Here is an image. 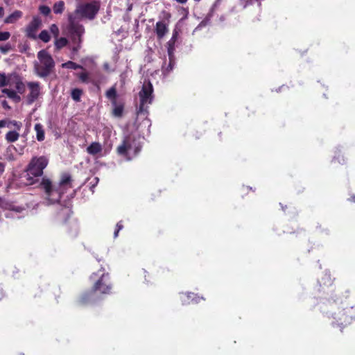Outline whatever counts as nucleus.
<instances>
[{"label": "nucleus", "instance_id": "nucleus-7", "mask_svg": "<svg viewBox=\"0 0 355 355\" xmlns=\"http://www.w3.org/2000/svg\"><path fill=\"white\" fill-rule=\"evenodd\" d=\"M131 149L134 150V154L136 155L140 152L141 145L136 144L135 137L128 136L123 140L122 144L117 147L116 152L119 155L127 157L128 150Z\"/></svg>", "mask_w": 355, "mask_h": 355}, {"label": "nucleus", "instance_id": "nucleus-17", "mask_svg": "<svg viewBox=\"0 0 355 355\" xmlns=\"http://www.w3.org/2000/svg\"><path fill=\"white\" fill-rule=\"evenodd\" d=\"M106 97L110 100L112 105H115L117 97V92L114 86L110 88L105 93Z\"/></svg>", "mask_w": 355, "mask_h": 355}, {"label": "nucleus", "instance_id": "nucleus-14", "mask_svg": "<svg viewBox=\"0 0 355 355\" xmlns=\"http://www.w3.org/2000/svg\"><path fill=\"white\" fill-rule=\"evenodd\" d=\"M23 12L21 10H15L9 15L4 20L6 24H14L21 18Z\"/></svg>", "mask_w": 355, "mask_h": 355}, {"label": "nucleus", "instance_id": "nucleus-36", "mask_svg": "<svg viewBox=\"0 0 355 355\" xmlns=\"http://www.w3.org/2000/svg\"><path fill=\"white\" fill-rule=\"evenodd\" d=\"M6 168V164L3 162H0V176L3 173Z\"/></svg>", "mask_w": 355, "mask_h": 355}, {"label": "nucleus", "instance_id": "nucleus-21", "mask_svg": "<svg viewBox=\"0 0 355 355\" xmlns=\"http://www.w3.org/2000/svg\"><path fill=\"white\" fill-rule=\"evenodd\" d=\"M2 92L6 94L10 98L17 100V101L20 100V96H18L17 92L14 90L5 88L3 89Z\"/></svg>", "mask_w": 355, "mask_h": 355}, {"label": "nucleus", "instance_id": "nucleus-10", "mask_svg": "<svg viewBox=\"0 0 355 355\" xmlns=\"http://www.w3.org/2000/svg\"><path fill=\"white\" fill-rule=\"evenodd\" d=\"M180 30L175 27L172 33V37L166 43L167 53L169 58V67L172 68V64L174 60V53L175 51V44L179 37Z\"/></svg>", "mask_w": 355, "mask_h": 355}, {"label": "nucleus", "instance_id": "nucleus-31", "mask_svg": "<svg viewBox=\"0 0 355 355\" xmlns=\"http://www.w3.org/2000/svg\"><path fill=\"white\" fill-rule=\"evenodd\" d=\"M39 10L41 14L45 15V16L49 15L51 12V9L47 6H40L39 8Z\"/></svg>", "mask_w": 355, "mask_h": 355}, {"label": "nucleus", "instance_id": "nucleus-22", "mask_svg": "<svg viewBox=\"0 0 355 355\" xmlns=\"http://www.w3.org/2000/svg\"><path fill=\"white\" fill-rule=\"evenodd\" d=\"M62 67L66 68V69H84L83 66H81L74 62H72V61H68L67 62L62 63Z\"/></svg>", "mask_w": 355, "mask_h": 355}, {"label": "nucleus", "instance_id": "nucleus-27", "mask_svg": "<svg viewBox=\"0 0 355 355\" xmlns=\"http://www.w3.org/2000/svg\"><path fill=\"white\" fill-rule=\"evenodd\" d=\"M332 162L344 164H345L346 160L344 155H342L340 152H338V153L334 157Z\"/></svg>", "mask_w": 355, "mask_h": 355}, {"label": "nucleus", "instance_id": "nucleus-39", "mask_svg": "<svg viewBox=\"0 0 355 355\" xmlns=\"http://www.w3.org/2000/svg\"><path fill=\"white\" fill-rule=\"evenodd\" d=\"M4 15V10L3 7H0V18H1Z\"/></svg>", "mask_w": 355, "mask_h": 355}, {"label": "nucleus", "instance_id": "nucleus-28", "mask_svg": "<svg viewBox=\"0 0 355 355\" xmlns=\"http://www.w3.org/2000/svg\"><path fill=\"white\" fill-rule=\"evenodd\" d=\"M15 88H16L17 92H19L21 94H24L25 92V91H26L25 85L20 80H17L16 82V83H15Z\"/></svg>", "mask_w": 355, "mask_h": 355}, {"label": "nucleus", "instance_id": "nucleus-43", "mask_svg": "<svg viewBox=\"0 0 355 355\" xmlns=\"http://www.w3.org/2000/svg\"><path fill=\"white\" fill-rule=\"evenodd\" d=\"M15 125H17V129L19 130L20 129V127L21 125H18L16 121H15Z\"/></svg>", "mask_w": 355, "mask_h": 355}, {"label": "nucleus", "instance_id": "nucleus-29", "mask_svg": "<svg viewBox=\"0 0 355 355\" xmlns=\"http://www.w3.org/2000/svg\"><path fill=\"white\" fill-rule=\"evenodd\" d=\"M50 32L52 33L53 36L55 37V38H57L59 36V34H60V31H59V28L58 27V26L55 24H51L50 26Z\"/></svg>", "mask_w": 355, "mask_h": 355}, {"label": "nucleus", "instance_id": "nucleus-34", "mask_svg": "<svg viewBox=\"0 0 355 355\" xmlns=\"http://www.w3.org/2000/svg\"><path fill=\"white\" fill-rule=\"evenodd\" d=\"M10 37V33L8 31L0 32V41H6Z\"/></svg>", "mask_w": 355, "mask_h": 355}, {"label": "nucleus", "instance_id": "nucleus-15", "mask_svg": "<svg viewBox=\"0 0 355 355\" xmlns=\"http://www.w3.org/2000/svg\"><path fill=\"white\" fill-rule=\"evenodd\" d=\"M102 151V146L98 142H92L87 148V152L92 155H96V154Z\"/></svg>", "mask_w": 355, "mask_h": 355}, {"label": "nucleus", "instance_id": "nucleus-37", "mask_svg": "<svg viewBox=\"0 0 355 355\" xmlns=\"http://www.w3.org/2000/svg\"><path fill=\"white\" fill-rule=\"evenodd\" d=\"M123 227V225H122V222L121 221H119V223H117L116 225V229L118 230H122Z\"/></svg>", "mask_w": 355, "mask_h": 355}, {"label": "nucleus", "instance_id": "nucleus-16", "mask_svg": "<svg viewBox=\"0 0 355 355\" xmlns=\"http://www.w3.org/2000/svg\"><path fill=\"white\" fill-rule=\"evenodd\" d=\"M114 107L112 110V114L118 118H121L123 116L124 110V104L123 103L116 102L115 105H112Z\"/></svg>", "mask_w": 355, "mask_h": 355}, {"label": "nucleus", "instance_id": "nucleus-25", "mask_svg": "<svg viewBox=\"0 0 355 355\" xmlns=\"http://www.w3.org/2000/svg\"><path fill=\"white\" fill-rule=\"evenodd\" d=\"M37 37L45 43H47L51 40V36L46 30L42 31Z\"/></svg>", "mask_w": 355, "mask_h": 355}, {"label": "nucleus", "instance_id": "nucleus-40", "mask_svg": "<svg viewBox=\"0 0 355 355\" xmlns=\"http://www.w3.org/2000/svg\"><path fill=\"white\" fill-rule=\"evenodd\" d=\"M4 206V200L0 196V207H3Z\"/></svg>", "mask_w": 355, "mask_h": 355}, {"label": "nucleus", "instance_id": "nucleus-33", "mask_svg": "<svg viewBox=\"0 0 355 355\" xmlns=\"http://www.w3.org/2000/svg\"><path fill=\"white\" fill-rule=\"evenodd\" d=\"M11 49V45L10 44H6L5 45H0V51L6 54Z\"/></svg>", "mask_w": 355, "mask_h": 355}, {"label": "nucleus", "instance_id": "nucleus-24", "mask_svg": "<svg viewBox=\"0 0 355 355\" xmlns=\"http://www.w3.org/2000/svg\"><path fill=\"white\" fill-rule=\"evenodd\" d=\"M64 9V3L63 1H59L54 3L53 10L55 14H61Z\"/></svg>", "mask_w": 355, "mask_h": 355}, {"label": "nucleus", "instance_id": "nucleus-45", "mask_svg": "<svg viewBox=\"0 0 355 355\" xmlns=\"http://www.w3.org/2000/svg\"><path fill=\"white\" fill-rule=\"evenodd\" d=\"M164 268H162V271H161V272H162V273H164Z\"/></svg>", "mask_w": 355, "mask_h": 355}, {"label": "nucleus", "instance_id": "nucleus-8", "mask_svg": "<svg viewBox=\"0 0 355 355\" xmlns=\"http://www.w3.org/2000/svg\"><path fill=\"white\" fill-rule=\"evenodd\" d=\"M112 284L108 273H103L92 288L94 293L108 295L112 293Z\"/></svg>", "mask_w": 355, "mask_h": 355}, {"label": "nucleus", "instance_id": "nucleus-23", "mask_svg": "<svg viewBox=\"0 0 355 355\" xmlns=\"http://www.w3.org/2000/svg\"><path fill=\"white\" fill-rule=\"evenodd\" d=\"M19 135L16 131H9L6 135V139L8 142H15L19 139Z\"/></svg>", "mask_w": 355, "mask_h": 355}, {"label": "nucleus", "instance_id": "nucleus-3", "mask_svg": "<svg viewBox=\"0 0 355 355\" xmlns=\"http://www.w3.org/2000/svg\"><path fill=\"white\" fill-rule=\"evenodd\" d=\"M67 30L69 38L73 44L72 51L74 53H77L81 48L85 28L82 24L76 21L74 18L70 15L69 17Z\"/></svg>", "mask_w": 355, "mask_h": 355}, {"label": "nucleus", "instance_id": "nucleus-12", "mask_svg": "<svg viewBox=\"0 0 355 355\" xmlns=\"http://www.w3.org/2000/svg\"><path fill=\"white\" fill-rule=\"evenodd\" d=\"M30 93L27 96L28 104H32L40 95V84L37 82H29L27 84Z\"/></svg>", "mask_w": 355, "mask_h": 355}, {"label": "nucleus", "instance_id": "nucleus-38", "mask_svg": "<svg viewBox=\"0 0 355 355\" xmlns=\"http://www.w3.org/2000/svg\"><path fill=\"white\" fill-rule=\"evenodd\" d=\"M6 121L4 120H0V128H3L6 125Z\"/></svg>", "mask_w": 355, "mask_h": 355}, {"label": "nucleus", "instance_id": "nucleus-26", "mask_svg": "<svg viewBox=\"0 0 355 355\" xmlns=\"http://www.w3.org/2000/svg\"><path fill=\"white\" fill-rule=\"evenodd\" d=\"M83 94V91L80 89H73L71 91V98L76 102H79L80 101V96Z\"/></svg>", "mask_w": 355, "mask_h": 355}, {"label": "nucleus", "instance_id": "nucleus-18", "mask_svg": "<svg viewBox=\"0 0 355 355\" xmlns=\"http://www.w3.org/2000/svg\"><path fill=\"white\" fill-rule=\"evenodd\" d=\"M94 293L92 290L83 293L78 299V304L80 305L87 304L90 301Z\"/></svg>", "mask_w": 355, "mask_h": 355}, {"label": "nucleus", "instance_id": "nucleus-32", "mask_svg": "<svg viewBox=\"0 0 355 355\" xmlns=\"http://www.w3.org/2000/svg\"><path fill=\"white\" fill-rule=\"evenodd\" d=\"M78 78L83 83H87L89 79V74L87 72H81L78 75Z\"/></svg>", "mask_w": 355, "mask_h": 355}, {"label": "nucleus", "instance_id": "nucleus-13", "mask_svg": "<svg viewBox=\"0 0 355 355\" xmlns=\"http://www.w3.org/2000/svg\"><path fill=\"white\" fill-rule=\"evenodd\" d=\"M154 32L158 40H162L168 32V24L164 20L157 21Z\"/></svg>", "mask_w": 355, "mask_h": 355}, {"label": "nucleus", "instance_id": "nucleus-2", "mask_svg": "<svg viewBox=\"0 0 355 355\" xmlns=\"http://www.w3.org/2000/svg\"><path fill=\"white\" fill-rule=\"evenodd\" d=\"M48 164L49 160L45 156L32 157L25 170L28 176L27 180L29 184L35 183L34 178L41 177L43 175V171Z\"/></svg>", "mask_w": 355, "mask_h": 355}, {"label": "nucleus", "instance_id": "nucleus-5", "mask_svg": "<svg viewBox=\"0 0 355 355\" xmlns=\"http://www.w3.org/2000/svg\"><path fill=\"white\" fill-rule=\"evenodd\" d=\"M153 88L150 83L148 85H144L141 90L139 92L140 103L137 111V115H144L145 117L148 114V106L146 104H151L153 102Z\"/></svg>", "mask_w": 355, "mask_h": 355}, {"label": "nucleus", "instance_id": "nucleus-11", "mask_svg": "<svg viewBox=\"0 0 355 355\" xmlns=\"http://www.w3.org/2000/svg\"><path fill=\"white\" fill-rule=\"evenodd\" d=\"M350 310L343 309L338 313H334L333 318L335 320L334 323L338 326H345L350 322L351 315L348 314Z\"/></svg>", "mask_w": 355, "mask_h": 355}, {"label": "nucleus", "instance_id": "nucleus-1", "mask_svg": "<svg viewBox=\"0 0 355 355\" xmlns=\"http://www.w3.org/2000/svg\"><path fill=\"white\" fill-rule=\"evenodd\" d=\"M72 181L69 173H63L58 185H53L52 182L46 178H42L40 185L44 191L47 200L55 203L59 202L67 191L72 188Z\"/></svg>", "mask_w": 355, "mask_h": 355}, {"label": "nucleus", "instance_id": "nucleus-41", "mask_svg": "<svg viewBox=\"0 0 355 355\" xmlns=\"http://www.w3.org/2000/svg\"><path fill=\"white\" fill-rule=\"evenodd\" d=\"M188 0H176L178 3H185Z\"/></svg>", "mask_w": 355, "mask_h": 355}, {"label": "nucleus", "instance_id": "nucleus-9", "mask_svg": "<svg viewBox=\"0 0 355 355\" xmlns=\"http://www.w3.org/2000/svg\"><path fill=\"white\" fill-rule=\"evenodd\" d=\"M42 21L39 16H34L31 22L26 26L24 33L26 36L31 40H36L37 32L41 28Z\"/></svg>", "mask_w": 355, "mask_h": 355}, {"label": "nucleus", "instance_id": "nucleus-4", "mask_svg": "<svg viewBox=\"0 0 355 355\" xmlns=\"http://www.w3.org/2000/svg\"><path fill=\"white\" fill-rule=\"evenodd\" d=\"M37 58L40 61V64L35 65V72L41 78L47 77L53 70L55 62L51 55L45 50L39 51Z\"/></svg>", "mask_w": 355, "mask_h": 355}, {"label": "nucleus", "instance_id": "nucleus-6", "mask_svg": "<svg viewBox=\"0 0 355 355\" xmlns=\"http://www.w3.org/2000/svg\"><path fill=\"white\" fill-rule=\"evenodd\" d=\"M99 9L100 3L98 1H94L79 4L75 10V13L82 18L92 20L96 17Z\"/></svg>", "mask_w": 355, "mask_h": 355}, {"label": "nucleus", "instance_id": "nucleus-42", "mask_svg": "<svg viewBox=\"0 0 355 355\" xmlns=\"http://www.w3.org/2000/svg\"><path fill=\"white\" fill-rule=\"evenodd\" d=\"M119 232V230L116 229L115 231H114V237H117L118 236Z\"/></svg>", "mask_w": 355, "mask_h": 355}, {"label": "nucleus", "instance_id": "nucleus-19", "mask_svg": "<svg viewBox=\"0 0 355 355\" xmlns=\"http://www.w3.org/2000/svg\"><path fill=\"white\" fill-rule=\"evenodd\" d=\"M35 130L36 132V137L39 141H42L44 139V130L43 125L40 123H36L35 125Z\"/></svg>", "mask_w": 355, "mask_h": 355}, {"label": "nucleus", "instance_id": "nucleus-35", "mask_svg": "<svg viewBox=\"0 0 355 355\" xmlns=\"http://www.w3.org/2000/svg\"><path fill=\"white\" fill-rule=\"evenodd\" d=\"M209 23V19L205 18L204 19L196 28V30L201 29L202 27L206 26Z\"/></svg>", "mask_w": 355, "mask_h": 355}, {"label": "nucleus", "instance_id": "nucleus-44", "mask_svg": "<svg viewBox=\"0 0 355 355\" xmlns=\"http://www.w3.org/2000/svg\"><path fill=\"white\" fill-rule=\"evenodd\" d=\"M350 200L355 202V196H352Z\"/></svg>", "mask_w": 355, "mask_h": 355}, {"label": "nucleus", "instance_id": "nucleus-30", "mask_svg": "<svg viewBox=\"0 0 355 355\" xmlns=\"http://www.w3.org/2000/svg\"><path fill=\"white\" fill-rule=\"evenodd\" d=\"M8 85V80L3 73H0V87H3Z\"/></svg>", "mask_w": 355, "mask_h": 355}, {"label": "nucleus", "instance_id": "nucleus-20", "mask_svg": "<svg viewBox=\"0 0 355 355\" xmlns=\"http://www.w3.org/2000/svg\"><path fill=\"white\" fill-rule=\"evenodd\" d=\"M55 48L59 51L63 47L66 46L68 44V40L66 37H57L55 38Z\"/></svg>", "mask_w": 355, "mask_h": 355}]
</instances>
